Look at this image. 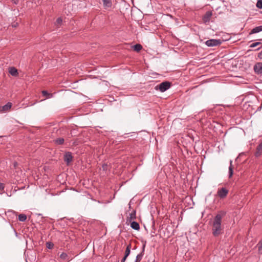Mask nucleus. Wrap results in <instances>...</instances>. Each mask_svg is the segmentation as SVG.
<instances>
[{
    "label": "nucleus",
    "instance_id": "f257e3e1",
    "mask_svg": "<svg viewBox=\"0 0 262 262\" xmlns=\"http://www.w3.org/2000/svg\"><path fill=\"white\" fill-rule=\"evenodd\" d=\"M224 211H221L217 213L213 219L212 224V231L213 236L216 237L223 233V227L221 223L223 217L225 215Z\"/></svg>",
    "mask_w": 262,
    "mask_h": 262
},
{
    "label": "nucleus",
    "instance_id": "f03ea898",
    "mask_svg": "<svg viewBox=\"0 0 262 262\" xmlns=\"http://www.w3.org/2000/svg\"><path fill=\"white\" fill-rule=\"evenodd\" d=\"M170 87V83L168 81H164L156 85L155 89L161 92H164L169 89Z\"/></svg>",
    "mask_w": 262,
    "mask_h": 262
},
{
    "label": "nucleus",
    "instance_id": "7ed1b4c3",
    "mask_svg": "<svg viewBox=\"0 0 262 262\" xmlns=\"http://www.w3.org/2000/svg\"><path fill=\"white\" fill-rule=\"evenodd\" d=\"M222 43L220 39H211L205 41V45L208 47H215L220 45Z\"/></svg>",
    "mask_w": 262,
    "mask_h": 262
},
{
    "label": "nucleus",
    "instance_id": "20e7f679",
    "mask_svg": "<svg viewBox=\"0 0 262 262\" xmlns=\"http://www.w3.org/2000/svg\"><path fill=\"white\" fill-rule=\"evenodd\" d=\"M228 190L226 188L223 187L221 188H219L217 190V195L221 199H224L226 197L228 193Z\"/></svg>",
    "mask_w": 262,
    "mask_h": 262
},
{
    "label": "nucleus",
    "instance_id": "39448f33",
    "mask_svg": "<svg viewBox=\"0 0 262 262\" xmlns=\"http://www.w3.org/2000/svg\"><path fill=\"white\" fill-rule=\"evenodd\" d=\"M254 70L255 73L257 74L262 73V62H258L254 66Z\"/></svg>",
    "mask_w": 262,
    "mask_h": 262
},
{
    "label": "nucleus",
    "instance_id": "423d86ee",
    "mask_svg": "<svg viewBox=\"0 0 262 262\" xmlns=\"http://www.w3.org/2000/svg\"><path fill=\"white\" fill-rule=\"evenodd\" d=\"M73 156L72 154L70 152H68L66 153L64 156V160L67 163L69 164L70 162L72 161Z\"/></svg>",
    "mask_w": 262,
    "mask_h": 262
},
{
    "label": "nucleus",
    "instance_id": "0eeeda50",
    "mask_svg": "<svg viewBox=\"0 0 262 262\" xmlns=\"http://www.w3.org/2000/svg\"><path fill=\"white\" fill-rule=\"evenodd\" d=\"M145 246H146V243H145L143 245L142 251L141 252V253H140L137 255L135 262H140V261L142 259L143 256L144 255Z\"/></svg>",
    "mask_w": 262,
    "mask_h": 262
},
{
    "label": "nucleus",
    "instance_id": "6e6552de",
    "mask_svg": "<svg viewBox=\"0 0 262 262\" xmlns=\"http://www.w3.org/2000/svg\"><path fill=\"white\" fill-rule=\"evenodd\" d=\"M212 15V13L211 11H207L204 14L203 17V20L205 23H207L210 21V18Z\"/></svg>",
    "mask_w": 262,
    "mask_h": 262
},
{
    "label": "nucleus",
    "instance_id": "1a4fd4ad",
    "mask_svg": "<svg viewBox=\"0 0 262 262\" xmlns=\"http://www.w3.org/2000/svg\"><path fill=\"white\" fill-rule=\"evenodd\" d=\"M103 5L105 9H108L112 7V3L111 0H102Z\"/></svg>",
    "mask_w": 262,
    "mask_h": 262
},
{
    "label": "nucleus",
    "instance_id": "9d476101",
    "mask_svg": "<svg viewBox=\"0 0 262 262\" xmlns=\"http://www.w3.org/2000/svg\"><path fill=\"white\" fill-rule=\"evenodd\" d=\"M262 154V142L260 143L257 147L255 153L256 157L260 156Z\"/></svg>",
    "mask_w": 262,
    "mask_h": 262
},
{
    "label": "nucleus",
    "instance_id": "9b49d317",
    "mask_svg": "<svg viewBox=\"0 0 262 262\" xmlns=\"http://www.w3.org/2000/svg\"><path fill=\"white\" fill-rule=\"evenodd\" d=\"M9 72L10 74L13 76H16L18 75V72L17 69L14 67H11L9 68Z\"/></svg>",
    "mask_w": 262,
    "mask_h": 262
},
{
    "label": "nucleus",
    "instance_id": "f8f14e48",
    "mask_svg": "<svg viewBox=\"0 0 262 262\" xmlns=\"http://www.w3.org/2000/svg\"><path fill=\"white\" fill-rule=\"evenodd\" d=\"M262 31V26H259L253 28L250 32V34H255Z\"/></svg>",
    "mask_w": 262,
    "mask_h": 262
},
{
    "label": "nucleus",
    "instance_id": "ddd939ff",
    "mask_svg": "<svg viewBox=\"0 0 262 262\" xmlns=\"http://www.w3.org/2000/svg\"><path fill=\"white\" fill-rule=\"evenodd\" d=\"M130 227L134 230H139L140 229V225L137 222L133 221L130 224Z\"/></svg>",
    "mask_w": 262,
    "mask_h": 262
},
{
    "label": "nucleus",
    "instance_id": "4468645a",
    "mask_svg": "<svg viewBox=\"0 0 262 262\" xmlns=\"http://www.w3.org/2000/svg\"><path fill=\"white\" fill-rule=\"evenodd\" d=\"M60 258L63 260H69L70 259V257L69 256V255L67 253L64 252H62L60 255Z\"/></svg>",
    "mask_w": 262,
    "mask_h": 262
},
{
    "label": "nucleus",
    "instance_id": "2eb2a0df",
    "mask_svg": "<svg viewBox=\"0 0 262 262\" xmlns=\"http://www.w3.org/2000/svg\"><path fill=\"white\" fill-rule=\"evenodd\" d=\"M130 249H131V245L129 244L127 246V247L126 248V250L125 252V255L124 257H127L130 253Z\"/></svg>",
    "mask_w": 262,
    "mask_h": 262
},
{
    "label": "nucleus",
    "instance_id": "dca6fc26",
    "mask_svg": "<svg viewBox=\"0 0 262 262\" xmlns=\"http://www.w3.org/2000/svg\"><path fill=\"white\" fill-rule=\"evenodd\" d=\"M136 217V211L134 210L132 213L129 214L127 220L131 221L132 220L135 219Z\"/></svg>",
    "mask_w": 262,
    "mask_h": 262
},
{
    "label": "nucleus",
    "instance_id": "f3484780",
    "mask_svg": "<svg viewBox=\"0 0 262 262\" xmlns=\"http://www.w3.org/2000/svg\"><path fill=\"white\" fill-rule=\"evenodd\" d=\"M12 106V103L10 102L7 103L4 106H3V110L5 111H7L9 110Z\"/></svg>",
    "mask_w": 262,
    "mask_h": 262
},
{
    "label": "nucleus",
    "instance_id": "a211bd4d",
    "mask_svg": "<svg viewBox=\"0 0 262 262\" xmlns=\"http://www.w3.org/2000/svg\"><path fill=\"white\" fill-rule=\"evenodd\" d=\"M27 219V216L25 214H20L18 215V220L20 222H25Z\"/></svg>",
    "mask_w": 262,
    "mask_h": 262
},
{
    "label": "nucleus",
    "instance_id": "6ab92c4d",
    "mask_svg": "<svg viewBox=\"0 0 262 262\" xmlns=\"http://www.w3.org/2000/svg\"><path fill=\"white\" fill-rule=\"evenodd\" d=\"M142 48V46L140 44H136L134 46L133 49L137 52H139Z\"/></svg>",
    "mask_w": 262,
    "mask_h": 262
},
{
    "label": "nucleus",
    "instance_id": "aec40b11",
    "mask_svg": "<svg viewBox=\"0 0 262 262\" xmlns=\"http://www.w3.org/2000/svg\"><path fill=\"white\" fill-rule=\"evenodd\" d=\"M55 143L58 145H62L64 143V139L62 138H59L55 140Z\"/></svg>",
    "mask_w": 262,
    "mask_h": 262
},
{
    "label": "nucleus",
    "instance_id": "412c9836",
    "mask_svg": "<svg viewBox=\"0 0 262 262\" xmlns=\"http://www.w3.org/2000/svg\"><path fill=\"white\" fill-rule=\"evenodd\" d=\"M42 94L43 96H46V97H47L48 98H51L52 97V96H53V95L52 94L49 93L46 91H42Z\"/></svg>",
    "mask_w": 262,
    "mask_h": 262
},
{
    "label": "nucleus",
    "instance_id": "4be33fe9",
    "mask_svg": "<svg viewBox=\"0 0 262 262\" xmlns=\"http://www.w3.org/2000/svg\"><path fill=\"white\" fill-rule=\"evenodd\" d=\"M233 168L232 167V161H230V166L229 167V177H231L233 175Z\"/></svg>",
    "mask_w": 262,
    "mask_h": 262
},
{
    "label": "nucleus",
    "instance_id": "5701e85b",
    "mask_svg": "<svg viewBox=\"0 0 262 262\" xmlns=\"http://www.w3.org/2000/svg\"><path fill=\"white\" fill-rule=\"evenodd\" d=\"M260 45H261V42H253V43H251L250 45V48H255V47H256L257 46Z\"/></svg>",
    "mask_w": 262,
    "mask_h": 262
},
{
    "label": "nucleus",
    "instance_id": "b1692460",
    "mask_svg": "<svg viewBox=\"0 0 262 262\" xmlns=\"http://www.w3.org/2000/svg\"><path fill=\"white\" fill-rule=\"evenodd\" d=\"M46 245L48 249H52L54 247V244L51 242H47Z\"/></svg>",
    "mask_w": 262,
    "mask_h": 262
},
{
    "label": "nucleus",
    "instance_id": "393cba45",
    "mask_svg": "<svg viewBox=\"0 0 262 262\" xmlns=\"http://www.w3.org/2000/svg\"><path fill=\"white\" fill-rule=\"evenodd\" d=\"M256 6L258 8L262 9V0H258L257 1Z\"/></svg>",
    "mask_w": 262,
    "mask_h": 262
},
{
    "label": "nucleus",
    "instance_id": "a878e982",
    "mask_svg": "<svg viewBox=\"0 0 262 262\" xmlns=\"http://www.w3.org/2000/svg\"><path fill=\"white\" fill-rule=\"evenodd\" d=\"M62 20L61 18H58L56 21V25H59L61 24Z\"/></svg>",
    "mask_w": 262,
    "mask_h": 262
},
{
    "label": "nucleus",
    "instance_id": "bb28decb",
    "mask_svg": "<svg viewBox=\"0 0 262 262\" xmlns=\"http://www.w3.org/2000/svg\"><path fill=\"white\" fill-rule=\"evenodd\" d=\"M4 189V185L3 183H0V190L2 191Z\"/></svg>",
    "mask_w": 262,
    "mask_h": 262
},
{
    "label": "nucleus",
    "instance_id": "cd10ccee",
    "mask_svg": "<svg viewBox=\"0 0 262 262\" xmlns=\"http://www.w3.org/2000/svg\"><path fill=\"white\" fill-rule=\"evenodd\" d=\"M258 57L262 60V50L258 53Z\"/></svg>",
    "mask_w": 262,
    "mask_h": 262
},
{
    "label": "nucleus",
    "instance_id": "c85d7f7f",
    "mask_svg": "<svg viewBox=\"0 0 262 262\" xmlns=\"http://www.w3.org/2000/svg\"><path fill=\"white\" fill-rule=\"evenodd\" d=\"M126 257H123V258H122V260H121V262H125V260L126 259Z\"/></svg>",
    "mask_w": 262,
    "mask_h": 262
},
{
    "label": "nucleus",
    "instance_id": "c756f323",
    "mask_svg": "<svg viewBox=\"0 0 262 262\" xmlns=\"http://www.w3.org/2000/svg\"><path fill=\"white\" fill-rule=\"evenodd\" d=\"M104 166H105L104 165H103V169H104Z\"/></svg>",
    "mask_w": 262,
    "mask_h": 262
}]
</instances>
